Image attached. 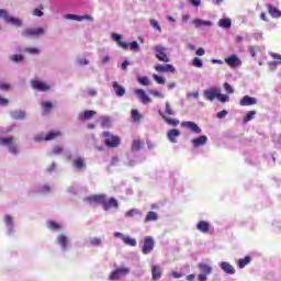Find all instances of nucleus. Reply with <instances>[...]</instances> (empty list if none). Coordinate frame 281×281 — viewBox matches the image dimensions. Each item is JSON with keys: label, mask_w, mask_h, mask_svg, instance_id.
<instances>
[{"label": "nucleus", "mask_w": 281, "mask_h": 281, "mask_svg": "<svg viewBox=\"0 0 281 281\" xmlns=\"http://www.w3.org/2000/svg\"><path fill=\"white\" fill-rule=\"evenodd\" d=\"M57 243L60 245L61 249L66 250L67 249V243H69L67 240V236H65V234H60L57 237Z\"/></svg>", "instance_id": "34"}, {"label": "nucleus", "mask_w": 281, "mask_h": 281, "mask_svg": "<svg viewBox=\"0 0 281 281\" xmlns=\"http://www.w3.org/2000/svg\"><path fill=\"white\" fill-rule=\"evenodd\" d=\"M224 89L226 91V93H234V88L232 87V85L225 82L224 83Z\"/></svg>", "instance_id": "58"}, {"label": "nucleus", "mask_w": 281, "mask_h": 281, "mask_svg": "<svg viewBox=\"0 0 281 281\" xmlns=\"http://www.w3.org/2000/svg\"><path fill=\"white\" fill-rule=\"evenodd\" d=\"M218 26L225 30H229L232 27V20L231 19H221L218 21Z\"/></svg>", "instance_id": "36"}, {"label": "nucleus", "mask_w": 281, "mask_h": 281, "mask_svg": "<svg viewBox=\"0 0 281 281\" xmlns=\"http://www.w3.org/2000/svg\"><path fill=\"white\" fill-rule=\"evenodd\" d=\"M112 87H113V90L115 91V94L119 98H122V95H124L126 93V90L124 89V87L120 86V83H117V81H114Z\"/></svg>", "instance_id": "26"}, {"label": "nucleus", "mask_w": 281, "mask_h": 281, "mask_svg": "<svg viewBox=\"0 0 281 281\" xmlns=\"http://www.w3.org/2000/svg\"><path fill=\"white\" fill-rule=\"evenodd\" d=\"M191 144H192L193 148H199V146H205V144H207V136L202 135L198 138H193L191 140Z\"/></svg>", "instance_id": "18"}, {"label": "nucleus", "mask_w": 281, "mask_h": 281, "mask_svg": "<svg viewBox=\"0 0 281 281\" xmlns=\"http://www.w3.org/2000/svg\"><path fill=\"white\" fill-rule=\"evenodd\" d=\"M162 271H161V267L159 266H151V280L157 281V280H161V276H162Z\"/></svg>", "instance_id": "17"}, {"label": "nucleus", "mask_w": 281, "mask_h": 281, "mask_svg": "<svg viewBox=\"0 0 281 281\" xmlns=\"http://www.w3.org/2000/svg\"><path fill=\"white\" fill-rule=\"evenodd\" d=\"M151 27H155V30H157L158 32H161V26L159 25V22H157V20H150L149 21Z\"/></svg>", "instance_id": "51"}, {"label": "nucleus", "mask_w": 281, "mask_h": 281, "mask_svg": "<svg viewBox=\"0 0 281 281\" xmlns=\"http://www.w3.org/2000/svg\"><path fill=\"white\" fill-rule=\"evenodd\" d=\"M135 93L143 104H148L153 102V100L148 98V94H146V91H144V89H137L135 90Z\"/></svg>", "instance_id": "14"}, {"label": "nucleus", "mask_w": 281, "mask_h": 281, "mask_svg": "<svg viewBox=\"0 0 281 281\" xmlns=\"http://www.w3.org/2000/svg\"><path fill=\"white\" fill-rule=\"evenodd\" d=\"M11 117L13 120H25V112L23 111H14L11 113Z\"/></svg>", "instance_id": "38"}, {"label": "nucleus", "mask_w": 281, "mask_h": 281, "mask_svg": "<svg viewBox=\"0 0 281 281\" xmlns=\"http://www.w3.org/2000/svg\"><path fill=\"white\" fill-rule=\"evenodd\" d=\"M239 104L240 106H254V104H258V99L246 94L243 97Z\"/></svg>", "instance_id": "13"}, {"label": "nucleus", "mask_w": 281, "mask_h": 281, "mask_svg": "<svg viewBox=\"0 0 281 281\" xmlns=\"http://www.w3.org/2000/svg\"><path fill=\"white\" fill-rule=\"evenodd\" d=\"M154 52H156V58L157 60H160V63H170V58L166 54V48L161 45L154 46Z\"/></svg>", "instance_id": "4"}, {"label": "nucleus", "mask_w": 281, "mask_h": 281, "mask_svg": "<svg viewBox=\"0 0 281 281\" xmlns=\"http://www.w3.org/2000/svg\"><path fill=\"white\" fill-rule=\"evenodd\" d=\"M226 116H227V111L226 110H223V111L217 113L218 120H223Z\"/></svg>", "instance_id": "63"}, {"label": "nucleus", "mask_w": 281, "mask_h": 281, "mask_svg": "<svg viewBox=\"0 0 281 281\" xmlns=\"http://www.w3.org/2000/svg\"><path fill=\"white\" fill-rule=\"evenodd\" d=\"M192 23L195 27H203V26L211 27V25H213L212 21H205V20H201V19H195L192 21Z\"/></svg>", "instance_id": "27"}, {"label": "nucleus", "mask_w": 281, "mask_h": 281, "mask_svg": "<svg viewBox=\"0 0 281 281\" xmlns=\"http://www.w3.org/2000/svg\"><path fill=\"white\" fill-rule=\"evenodd\" d=\"M217 99L220 100V102H229V95L223 94L221 93V90H218L217 92Z\"/></svg>", "instance_id": "45"}, {"label": "nucleus", "mask_w": 281, "mask_h": 281, "mask_svg": "<svg viewBox=\"0 0 281 281\" xmlns=\"http://www.w3.org/2000/svg\"><path fill=\"white\" fill-rule=\"evenodd\" d=\"M90 245L91 247H100V245H102V239L100 237H94L92 239H90Z\"/></svg>", "instance_id": "43"}, {"label": "nucleus", "mask_w": 281, "mask_h": 281, "mask_svg": "<svg viewBox=\"0 0 281 281\" xmlns=\"http://www.w3.org/2000/svg\"><path fill=\"white\" fill-rule=\"evenodd\" d=\"M139 85H143V87H148L150 85V79L148 77H140L138 78Z\"/></svg>", "instance_id": "49"}, {"label": "nucleus", "mask_w": 281, "mask_h": 281, "mask_svg": "<svg viewBox=\"0 0 281 281\" xmlns=\"http://www.w3.org/2000/svg\"><path fill=\"white\" fill-rule=\"evenodd\" d=\"M256 117V111H249L247 112L246 116L244 117V123L247 124V122H251Z\"/></svg>", "instance_id": "40"}, {"label": "nucleus", "mask_w": 281, "mask_h": 281, "mask_svg": "<svg viewBox=\"0 0 281 281\" xmlns=\"http://www.w3.org/2000/svg\"><path fill=\"white\" fill-rule=\"evenodd\" d=\"M225 63L229 66V67H234V65H236L237 63H240V58H238V56L236 55H231L229 57H227L225 59Z\"/></svg>", "instance_id": "33"}, {"label": "nucleus", "mask_w": 281, "mask_h": 281, "mask_svg": "<svg viewBox=\"0 0 281 281\" xmlns=\"http://www.w3.org/2000/svg\"><path fill=\"white\" fill-rule=\"evenodd\" d=\"M42 10H43V5H41L40 9H34L33 16H43L44 13L42 12Z\"/></svg>", "instance_id": "56"}, {"label": "nucleus", "mask_w": 281, "mask_h": 281, "mask_svg": "<svg viewBox=\"0 0 281 281\" xmlns=\"http://www.w3.org/2000/svg\"><path fill=\"white\" fill-rule=\"evenodd\" d=\"M0 146H8L9 153L12 155H18L19 147L16 146V143H14V137H0Z\"/></svg>", "instance_id": "3"}, {"label": "nucleus", "mask_w": 281, "mask_h": 281, "mask_svg": "<svg viewBox=\"0 0 281 281\" xmlns=\"http://www.w3.org/2000/svg\"><path fill=\"white\" fill-rule=\"evenodd\" d=\"M137 214L142 215V212H139V210L137 209H132L125 213V216H127L128 218H133V216Z\"/></svg>", "instance_id": "42"}, {"label": "nucleus", "mask_w": 281, "mask_h": 281, "mask_svg": "<svg viewBox=\"0 0 281 281\" xmlns=\"http://www.w3.org/2000/svg\"><path fill=\"white\" fill-rule=\"evenodd\" d=\"M52 109H54V104H52V102L49 101L42 102V113L44 115H47V113L50 112Z\"/></svg>", "instance_id": "32"}, {"label": "nucleus", "mask_w": 281, "mask_h": 281, "mask_svg": "<svg viewBox=\"0 0 281 281\" xmlns=\"http://www.w3.org/2000/svg\"><path fill=\"white\" fill-rule=\"evenodd\" d=\"M0 19H3L5 23H10L13 27H23V21L19 18L10 15L8 10L0 9Z\"/></svg>", "instance_id": "2"}, {"label": "nucleus", "mask_w": 281, "mask_h": 281, "mask_svg": "<svg viewBox=\"0 0 281 281\" xmlns=\"http://www.w3.org/2000/svg\"><path fill=\"white\" fill-rule=\"evenodd\" d=\"M47 227H48V229H52L53 232H58V229H60V224H58L54 221H48Z\"/></svg>", "instance_id": "39"}, {"label": "nucleus", "mask_w": 281, "mask_h": 281, "mask_svg": "<svg viewBox=\"0 0 281 281\" xmlns=\"http://www.w3.org/2000/svg\"><path fill=\"white\" fill-rule=\"evenodd\" d=\"M249 262H251V257L246 256L243 259L238 260V267L239 269H245V267H247V265H249Z\"/></svg>", "instance_id": "37"}, {"label": "nucleus", "mask_w": 281, "mask_h": 281, "mask_svg": "<svg viewBox=\"0 0 281 281\" xmlns=\"http://www.w3.org/2000/svg\"><path fill=\"white\" fill-rule=\"evenodd\" d=\"M130 49L132 52H135V50L139 49V44L137 43V41H134V42L130 43Z\"/></svg>", "instance_id": "55"}, {"label": "nucleus", "mask_w": 281, "mask_h": 281, "mask_svg": "<svg viewBox=\"0 0 281 281\" xmlns=\"http://www.w3.org/2000/svg\"><path fill=\"white\" fill-rule=\"evenodd\" d=\"M133 122H139L142 120V114L137 110L131 111Z\"/></svg>", "instance_id": "41"}, {"label": "nucleus", "mask_w": 281, "mask_h": 281, "mask_svg": "<svg viewBox=\"0 0 281 281\" xmlns=\"http://www.w3.org/2000/svg\"><path fill=\"white\" fill-rule=\"evenodd\" d=\"M198 269H200L201 273L205 276H210V273H212V267L207 263H199Z\"/></svg>", "instance_id": "31"}, {"label": "nucleus", "mask_w": 281, "mask_h": 281, "mask_svg": "<svg viewBox=\"0 0 281 281\" xmlns=\"http://www.w3.org/2000/svg\"><path fill=\"white\" fill-rule=\"evenodd\" d=\"M60 132H49L45 137L43 136H35V142H52V139H56L60 137Z\"/></svg>", "instance_id": "12"}, {"label": "nucleus", "mask_w": 281, "mask_h": 281, "mask_svg": "<svg viewBox=\"0 0 281 281\" xmlns=\"http://www.w3.org/2000/svg\"><path fill=\"white\" fill-rule=\"evenodd\" d=\"M112 40L117 43L119 47H122V49H128V43L122 42V35L117 33H112Z\"/></svg>", "instance_id": "21"}, {"label": "nucleus", "mask_w": 281, "mask_h": 281, "mask_svg": "<svg viewBox=\"0 0 281 281\" xmlns=\"http://www.w3.org/2000/svg\"><path fill=\"white\" fill-rule=\"evenodd\" d=\"M101 205L105 212H109L111 207H120V204L117 203V200H115V198H110L109 200H106V195H103V202Z\"/></svg>", "instance_id": "7"}, {"label": "nucleus", "mask_w": 281, "mask_h": 281, "mask_svg": "<svg viewBox=\"0 0 281 281\" xmlns=\"http://www.w3.org/2000/svg\"><path fill=\"white\" fill-rule=\"evenodd\" d=\"M166 113L167 115H175V110H172V106L170 105V102H166Z\"/></svg>", "instance_id": "52"}, {"label": "nucleus", "mask_w": 281, "mask_h": 281, "mask_svg": "<svg viewBox=\"0 0 281 281\" xmlns=\"http://www.w3.org/2000/svg\"><path fill=\"white\" fill-rule=\"evenodd\" d=\"M24 52H27L29 54H40L41 50L36 47H26Z\"/></svg>", "instance_id": "54"}, {"label": "nucleus", "mask_w": 281, "mask_h": 281, "mask_svg": "<svg viewBox=\"0 0 281 281\" xmlns=\"http://www.w3.org/2000/svg\"><path fill=\"white\" fill-rule=\"evenodd\" d=\"M31 87L32 89H35L36 91H49L50 87L46 82L38 81V80H31Z\"/></svg>", "instance_id": "10"}, {"label": "nucleus", "mask_w": 281, "mask_h": 281, "mask_svg": "<svg viewBox=\"0 0 281 281\" xmlns=\"http://www.w3.org/2000/svg\"><path fill=\"white\" fill-rule=\"evenodd\" d=\"M128 273H131V269L119 268L110 273L109 280H111V281L120 280L122 278V276H128Z\"/></svg>", "instance_id": "6"}, {"label": "nucleus", "mask_w": 281, "mask_h": 281, "mask_svg": "<svg viewBox=\"0 0 281 281\" xmlns=\"http://www.w3.org/2000/svg\"><path fill=\"white\" fill-rule=\"evenodd\" d=\"M221 269L223 270L224 273H227L228 276H234V273H236V269H234V266H232L227 261H223L221 263Z\"/></svg>", "instance_id": "19"}, {"label": "nucleus", "mask_w": 281, "mask_h": 281, "mask_svg": "<svg viewBox=\"0 0 281 281\" xmlns=\"http://www.w3.org/2000/svg\"><path fill=\"white\" fill-rule=\"evenodd\" d=\"M182 128H188L191 133H195L196 135H201L202 130L199 125L192 121H187L181 123Z\"/></svg>", "instance_id": "9"}, {"label": "nucleus", "mask_w": 281, "mask_h": 281, "mask_svg": "<svg viewBox=\"0 0 281 281\" xmlns=\"http://www.w3.org/2000/svg\"><path fill=\"white\" fill-rule=\"evenodd\" d=\"M153 249H155V239H153L151 236L145 237L142 252L144 254V256H148V254H150Z\"/></svg>", "instance_id": "5"}, {"label": "nucleus", "mask_w": 281, "mask_h": 281, "mask_svg": "<svg viewBox=\"0 0 281 281\" xmlns=\"http://www.w3.org/2000/svg\"><path fill=\"white\" fill-rule=\"evenodd\" d=\"M159 215L155 211H149L147 215L145 216L144 223H150L153 221H158Z\"/></svg>", "instance_id": "30"}, {"label": "nucleus", "mask_w": 281, "mask_h": 281, "mask_svg": "<svg viewBox=\"0 0 281 281\" xmlns=\"http://www.w3.org/2000/svg\"><path fill=\"white\" fill-rule=\"evenodd\" d=\"M159 115L162 117V120H165L167 124H169V126H179V120L168 117L166 114H164V112H159Z\"/></svg>", "instance_id": "28"}, {"label": "nucleus", "mask_w": 281, "mask_h": 281, "mask_svg": "<svg viewBox=\"0 0 281 281\" xmlns=\"http://www.w3.org/2000/svg\"><path fill=\"white\" fill-rule=\"evenodd\" d=\"M86 201H88L89 203H100V205H102L103 201H104V194H97V195H91L86 198Z\"/></svg>", "instance_id": "24"}, {"label": "nucleus", "mask_w": 281, "mask_h": 281, "mask_svg": "<svg viewBox=\"0 0 281 281\" xmlns=\"http://www.w3.org/2000/svg\"><path fill=\"white\" fill-rule=\"evenodd\" d=\"M149 93H150V95H154L155 98H164V94L157 90H150Z\"/></svg>", "instance_id": "59"}, {"label": "nucleus", "mask_w": 281, "mask_h": 281, "mask_svg": "<svg viewBox=\"0 0 281 281\" xmlns=\"http://www.w3.org/2000/svg\"><path fill=\"white\" fill-rule=\"evenodd\" d=\"M72 166L76 170H85L87 168V162L85 161V158L78 157L72 160Z\"/></svg>", "instance_id": "20"}, {"label": "nucleus", "mask_w": 281, "mask_h": 281, "mask_svg": "<svg viewBox=\"0 0 281 281\" xmlns=\"http://www.w3.org/2000/svg\"><path fill=\"white\" fill-rule=\"evenodd\" d=\"M196 229H199V232H202V234H207V232H210V223L205 221H200L196 224Z\"/></svg>", "instance_id": "25"}, {"label": "nucleus", "mask_w": 281, "mask_h": 281, "mask_svg": "<svg viewBox=\"0 0 281 281\" xmlns=\"http://www.w3.org/2000/svg\"><path fill=\"white\" fill-rule=\"evenodd\" d=\"M52 191V188H49V186L45 184L44 187H42V189L40 190V192L42 194H49V192Z\"/></svg>", "instance_id": "57"}, {"label": "nucleus", "mask_w": 281, "mask_h": 281, "mask_svg": "<svg viewBox=\"0 0 281 281\" xmlns=\"http://www.w3.org/2000/svg\"><path fill=\"white\" fill-rule=\"evenodd\" d=\"M0 90L10 91V83H0Z\"/></svg>", "instance_id": "64"}, {"label": "nucleus", "mask_w": 281, "mask_h": 281, "mask_svg": "<svg viewBox=\"0 0 281 281\" xmlns=\"http://www.w3.org/2000/svg\"><path fill=\"white\" fill-rule=\"evenodd\" d=\"M124 245H127L128 247H136L137 240L135 238H131V236H124L123 237Z\"/></svg>", "instance_id": "35"}, {"label": "nucleus", "mask_w": 281, "mask_h": 281, "mask_svg": "<svg viewBox=\"0 0 281 281\" xmlns=\"http://www.w3.org/2000/svg\"><path fill=\"white\" fill-rule=\"evenodd\" d=\"M4 223H5V225H9V227H12V216L5 215Z\"/></svg>", "instance_id": "61"}, {"label": "nucleus", "mask_w": 281, "mask_h": 281, "mask_svg": "<svg viewBox=\"0 0 281 281\" xmlns=\"http://www.w3.org/2000/svg\"><path fill=\"white\" fill-rule=\"evenodd\" d=\"M66 19H69L70 21H93V18L91 15H76V14H67Z\"/></svg>", "instance_id": "23"}, {"label": "nucleus", "mask_w": 281, "mask_h": 281, "mask_svg": "<svg viewBox=\"0 0 281 281\" xmlns=\"http://www.w3.org/2000/svg\"><path fill=\"white\" fill-rule=\"evenodd\" d=\"M192 66L196 67L198 69H201V67H203V61L201 60V58L194 57L192 59Z\"/></svg>", "instance_id": "44"}, {"label": "nucleus", "mask_w": 281, "mask_h": 281, "mask_svg": "<svg viewBox=\"0 0 281 281\" xmlns=\"http://www.w3.org/2000/svg\"><path fill=\"white\" fill-rule=\"evenodd\" d=\"M10 60L12 63H23V55H11Z\"/></svg>", "instance_id": "48"}, {"label": "nucleus", "mask_w": 281, "mask_h": 281, "mask_svg": "<svg viewBox=\"0 0 281 281\" xmlns=\"http://www.w3.org/2000/svg\"><path fill=\"white\" fill-rule=\"evenodd\" d=\"M248 52H249L250 56H252V58H256V54H258V47L249 46Z\"/></svg>", "instance_id": "53"}, {"label": "nucleus", "mask_w": 281, "mask_h": 281, "mask_svg": "<svg viewBox=\"0 0 281 281\" xmlns=\"http://www.w3.org/2000/svg\"><path fill=\"white\" fill-rule=\"evenodd\" d=\"M142 149V142L140 140H134L132 144V150L137 151Z\"/></svg>", "instance_id": "50"}, {"label": "nucleus", "mask_w": 281, "mask_h": 281, "mask_svg": "<svg viewBox=\"0 0 281 281\" xmlns=\"http://www.w3.org/2000/svg\"><path fill=\"white\" fill-rule=\"evenodd\" d=\"M95 113L97 112L93 110H86L79 113V120H81V122H87L89 120H92V117H95Z\"/></svg>", "instance_id": "15"}, {"label": "nucleus", "mask_w": 281, "mask_h": 281, "mask_svg": "<svg viewBox=\"0 0 281 281\" xmlns=\"http://www.w3.org/2000/svg\"><path fill=\"white\" fill-rule=\"evenodd\" d=\"M41 34H45V30L38 29H26L22 32V36L25 38H30L31 36H41Z\"/></svg>", "instance_id": "11"}, {"label": "nucleus", "mask_w": 281, "mask_h": 281, "mask_svg": "<svg viewBox=\"0 0 281 281\" xmlns=\"http://www.w3.org/2000/svg\"><path fill=\"white\" fill-rule=\"evenodd\" d=\"M154 69L158 71V74H175L176 71L175 66L170 64H165V65L158 64L154 66Z\"/></svg>", "instance_id": "8"}, {"label": "nucleus", "mask_w": 281, "mask_h": 281, "mask_svg": "<svg viewBox=\"0 0 281 281\" xmlns=\"http://www.w3.org/2000/svg\"><path fill=\"white\" fill-rule=\"evenodd\" d=\"M271 58H274V65H281V55L278 53H270Z\"/></svg>", "instance_id": "47"}, {"label": "nucleus", "mask_w": 281, "mask_h": 281, "mask_svg": "<svg viewBox=\"0 0 281 281\" xmlns=\"http://www.w3.org/2000/svg\"><path fill=\"white\" fill-rule=\"evenodd\" d=\"M218 91H220V89H216V88L205 90L204 91L205 100H210V102H213V100H216V98L218 95Z\"/></svg>", "instance_id": "16"}, {"label": "nucleus", "mask_w": 281, "mask_h": 281, "mask_svg": "<svg viewBox=\"0 0 281 281\" xmlns=\"http://www.w3.org/2000/svg\"><path fill=\"white\" fill-rule=\"evenodd\" d=\"M61 153H63V147H60V146H55V147L53 148V155H61Z\"/></svg>", "instance_id": "60"}, {"label": "nucleus", "mask_w": 281, "mask_h": 281, "mask_svg": "<svg viewBox=\"0 0 281 281\" xmlns=\"http://www.w3.org/2000/svg\"><path fill=\"white\" fill-rule=\"evenodd\" d=\"M154 80L157 82V85H166V79L157 74L153 75Z\"/></svg>", "instance_id": "46"}, {"label": "nucleus", "mask_w": 281, "mask_h": 281, "mask_svg": "<svg viewBox=\"0 0 281 281\" xmlns=\"http://www.w3.org/2000/svg\"><path fill=\"white\" fill-rule=\"evenodd\" d=\"M171 277L175 278L176 280H178L179 278H183V273L177 272V271H172L171 272Z\"/></svg>", "instance_id": "62"}, {"label": "nucleus", "mask_w": 281, "mask_h": 281, "mask_svg": "<svg viewBox=\"0 0 281 281\" xmlns=\"http://www.w3.org/2000/svg\"><path fill=\"white\" fill-rule=\"evenodd\" d=\"M181 135V132L179 130H169L167 132V137L171 144H177V137Z\"/></svg>", "instance_id": "22"}, {"label": "nucleus", "mask_w": 281, "mask_h": 281, "mask_svg": "<svg viewBox=\"0 0 281 281\" xmlns=\"http://www.w3.org/2000/svg\"><path fill=\"white\" fill-rule=\"evenodd\" d=\"M268 12L272 16V19H280L281 16V11L271 4H268Z\"/></svg>", "instance_id": "29"}, {"label": "nucleus", "mask_w": 281, "mask_h": 281, "mask_svg": "<svg viewBox=\"0 0 281 281\" xmlns=\"http://www.w3.org/2000/svg\"><path fill=\"white\" fill-rule=\"evenodd\" d=\"M101 137H103L104 145L108 148H117L120 146V144H122V139L120 138V136H117L111 132H103L101 134Z\"/></svg>", "instance_id": "1"}]
</instances>
